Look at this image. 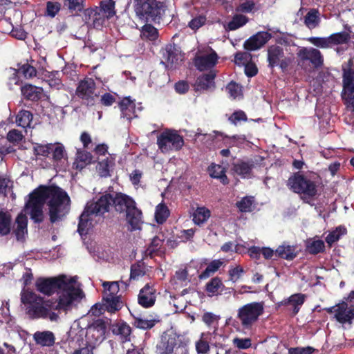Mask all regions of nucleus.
Segmentation results:
<instances>
[{
    "mask_svg": "<svg viewBox=\"0 0 354 354\" xmlns=\"http://www.w3.org/2000/svg\"><path fill=\"white\" fill-rule=\"evenodd\" d=\"M157 290L154 284L147 283L142 288L138 295V304L145 308H151L156 301Z\"/></svg>",
    "mask_w": 354,
    "mask_h": 354,
    "instance_id": "obj_15",
    "label": "nucleus"
},
{
    "mask_svg": "<svg viewBox=\"0 0 354 354\" xmlns=\"http://www.w3.org/2000/svg\"><path fill=\"white\" fill-rule=\"evenodd\" d=\"M91 156L86 151L78 150L77 152L76 161L75 162L77 169H82L88 163L91 162Z\"/></svg>",
    "mask_w": 354,
    "mask_h": 354,
    "instance_id": "obj_43",
    "label": "nucleus"
},
{
    "mask_svg": "<svg viewBox=\"0 0 354 354\" xmlns=\"http://www.w3.org/2000/svg\"><path fill=\"white\" fill-rule=\"evenodd\" d=\"M255 7V4L252 1L247 0L240 3V4L236 8L237 12L250 13Z\"/></svg>",
    "mask_w": 354,
    "mask_h": 354,
    "instance_id": "obj_57",
    "label": "nucleus"
},
{
    "mask_svg": "<svg viewBox=\"0 0 354 354\" xmlns=\"http://www.w3.org/2000/svg\"><path fill=\"white\" fill-rule=\"evenodd\" d=\"M342 95L347 107L354 111V82L343 83Z\"/></svg>",
    "mask_w": 354,
    "mask_h": 354,
    "instance_id": "obj_30",
    "label": "nucleus"
},
{
    "mask_svg": "<svg viewBox=\"0 0 354 354\" xmlns=\"http://www.w3.org/2000/svg\"><path fill=\"white\" fill-rule=\"evenodd\" d=\"M284 53L283 48L279 46L272 45L268 49V61L269 66L273 68L280 64L281 67H283V58Z\"/></svg>",
    "mask_w": 354,
    "mask_h": 354,
    "instance_id": "obj_21",
    "label": "nucleus"
},
{
    "mask_svg": "<svg viewBox=\"0 0 354 354\" xmlns=\"http://www.w3.org/2000/svg\"><path fill=\"white\" fill-rule=\"evenodd\" d=\"M264 313L263 301H253L241 306L237 310L236 318L243 329L250 330Z\"/></svg>",
    "mask_w": 354,
    "mask_h": 354,
    "instance_id": "obj_7",
    "label": "nucleus"
},
{
    "mask_svg": "<svg viewBox=\"0 0 354 354\" xmlns=\"http://www.w3.org/2000/svg\"><path fill=\"white\" fill-rule=\"evenodd\" d=\"M272 37V35L268 32H259L252 36L244 43V48L248 50H256L261 48Z\"/></svg>",
    "mask_w": 354,
    "mask_h": 354,
    "instance_id": "obj_18",
    "label": "nucleus"
},
{
    "mask_svg": "<svg viewBox=\"0 0 354 354\" xmlns=\"http://www.w3.org/2000/svg\"><path fill=\"white\" fill-rule=\"evenodd\" d=\"M141 37L145 39L154 41L158 38V30L153 26L146 24L142 28Z\"/></svg>",
    "mask_w": 354,
    "mask_h": 354,
    "instance_id": "obj_46",
    "label": "nucleus"
},
{
    "mask_svg": "<svg viewBox=\"0 0 354 354\" xmlns=\"http://www.w3.org/2000/svg\"><path fill=\"white\" fill-rule=\"evenodd\" d=\"M93 223H78L77 232L82 237L88 234L93 230Z\"/></svg>",
    "mask_w": 354,
    "mask_h": 354,
    "instance_id": "obj_62",
    "label": "nucleus"
},
{
    "mask_svg": "<svg viewBox=\"0 0 354 354\" xmlns=\"http://www.w3.org/2000/svg\"><path fill=\"white\" fill-rule=\"evenodd\" d=\"M102 286L104 288L103 297H121L118 295L120 290L118 282L104 281Z\"/></svg>",
    "mask_w": 354,
    "mask_h": 354,
    "instance_id": "obj_38",
    "label": "nucleus"
},
{
    "mask_svg": "<svg viewBox=\"0 0 354 354\" xmlns=\"http://www.w3.org/2000/svg\"><path fill=\"white\" fill-rule=\"evenodd\" d=\"M233 343L239 349H247L252 346V341L250 338L236 337L233 339Z\"/></svg>",
    "mask_w": 354,
    "mask_h": 354,
    "instance_id": "obj_60",
    "label": "nucleus"
},
{
    "mask_svg": "<svg viewBox=\"0 0 354 354\" xmlns=\"http://www.w3.org/2000/svg\"><path fill=\"white\" fill-rule=\"evenodd\" d=\"M115 5L113 0H102L100 6L86 9L84 17L87 25L93 28L101 29L106 25V21L116 15Z\"/></svg>",
    "mask_w": 354,
    "mask_h": 354,
    "instance_id": "obj_5",
    "label": "nucleus"
},
{
    "mask_svg": "<svg viewBox=\"0 0 354 354\" xmlns=\"http://www.w3.org/2000/svg\"><path fill=\"white\" fill-rule=\"evenodd\" d=\"M288 185L294 192L301 194L304 199L312 198L317 194L316 184L301 174H295L289 178Z\"/></svg>",
    "mask_w": 354,
    "mask_h": 354,
    "instance_id": "obj_10",
    "label": "nucleus"
},
{
    "mask_svg": "<svg viewBox=\"0 0 354 354\" xmlns=\"http://www.w3.org/2000/svg\"><path fill=\"white\" fill-rule=\"evenodd\" d=\"M102 301L105 310L111 313L119 311L123 306L121 297H103Z\"/></svg>",
    "mask_w": 354,
    "mask_h": 354,
    "instance_id": "obj_31",
    "label": "nucleus"
},
{
    "mask_svg": "<svg viewBox=\"0 0 354 354\" xmlns=\"http://www.w3.org/2000/svg\"><path fill=\"white\" fill-rule=\"evenodd\" d=\"M189 340L181 335L176 333H165L162 335L161 341L158 346L160 354H171L174 351L181 350V354H188L187 344Z\"/></svg>",
    "mask_w": 354,
    "mask_h": 354,
    "instance_id": "obj_8",
    "label": "nucleus"
},
{
    "mask_svg": "<svg viewBox=\"0 0 354 354\" xmlns=\"http://www.w3.org/2000/svg\"><path fill=\"white\" fill-rule=\"evenodd\" d=\"M254 200L252 197L246 196L236 203L237 207L241 212H250L252 210Z\"/></svg>",
    "mask_w": 354,
    "mask_h": 354,
    "instance_id": "obj_53",
    "label": "nucleus"
},
{
    "mask_svg": "<svg viewBox=\"0 0 354 354\" xmlns=\"http://www.w3.org/2000/svg\"><path fill=\"white\" fill-rule=\"evenodd\" d=\"M156 321L154 319H146L142 317H136L134 325L140 329H151L155 326Z\"/></svg>",
    "mask_w": 354,
    "mask_h": 354,
    "instance_id": "obj_52",
    "label": "nucleus"
},
{
    "mask_svg": "<svg viewBox=\"0 0 354 354\" xmlns=\"http://www.w3.org/2000/svg\"><path fill=\"white\" fill-rule=\"evenodd\" d=\"M111 205L115 211L125 213L127 221H140L142 219V212L131 197L113 192L103 194L96 202L88 203L80 216L79 221H90L95 216L103 215L109 212Z\"/></svg>",
    "mask_w": 354,
    "mask_h": 354,
    "instance_id": "obj_2",
    "label": "nucleus"
},
{
    "mask_svg": "<svg viewBox=\"0 0 354 354\" xmlns=\"http://www.w3.org/2000/svg\"><path fill=\"white\" fill-rule=\"evenodd\" d=\"M134 11L140 19L159 21L165 12L163 2L158 0H130Z\"/></svg>",
    "mask_w": 354,
    "mask_h": 354,
    "instance_id": "obj_6",
    "label": "nucleus"
},
{
    "mask_svg": "<svg viewBox=\"0 0 354 354\" xmlns=\"http://www.w3.org/2000/svg\"><path fill=\"white\" fill-rule=\"evenodd\" d=\"M121 117L131 120L137 116L135 102L129 97L124 98L119 104Z\"/></svg>",
    "mask_w": 354,
    "mask_h": 354,
    "instance_id": "obj_23",
    "label": "nucleus"
},
{
    "mask_svg": "<svg viewBox=\"0 0 354 354\" xmlns=\"http://www.w3.org/2000/svg\"><path fill=\"white\" fill-rule=\"evenodd\" d=\"M163 57L165 62L162 61L161 63L165 64L166 67L169 68H176L184 59V55L180 50L172 46L166 48Z\"/></svg>",
    "mask_w": 354,
    "mask_h": 354,
    "instance_id": "obj_17",
    "label": "nucleus"
},
{
    "mask_svg": "<svg viewBox=\"0 0 354 354\" xmlns=\"http://www.w3.org/2000/svg\"><path fill=\"white\" fill-rule=\"evenodd\" d=\"M111 331L113 335L119 336L122 342L130 341L131 328L126 322H119L111 326Z\"/></svg>",
    "mask_w": 354,
    "mask_h": 354,
    "instance_id": "obj_24",
    "label": "nucleus"
},
{
    "mask_svg": "<svg viewBox=\"0 0 354 354\" xmlns=\"http://www.w3.org/2000/svg\"><path fill=\"white\" fill-rule=\"evenodd\" d=\"M254 164L250 161L239 160L234 163V171L243 178H250Z\"/></svg>",
    "mask_w": 354,
    "mask_h": 354,
    "instance_id": "obj_28",
    "label": "nucleus"
},
{
    "mask_svg": "<svg viewBox=\"0 0 354 354\" xmlns=\"http://www.w3.org/2000/svg\"><path fill=\"white\" fill-rule=\"evenodd\" d=\"M192 215V221H207L211 216V212L205 207H198Z\"/></svg>",
    "mask_w": 354,
    "mask_h": 354,
    "instance_id": "obj_47",
    "label": "nucleus"
},
{
    "mask_svg": "<svg viewBox=\"0 0 354 354\" xmlns=\"http://www.w3.org/2000/svg\"><path fill=\"white\" fill-rule=\"evenodd\" d=\"M320 21L319 13L315 9H311L304 17V24L309 29L315 28Z\"/></svg>",
    "mask_w": 354,
    "mask_h": 354,
    "instance_id": "obj_37",
    "label": "nucleus"
},
{
    "mask_svg": "<svg viewBox=\"0 0 354 354\" xmlns=\"http://www.w3.org/2000/svg\"><path fill=\"white\" fill-rule=\"evenodd\" d=\"M275 255L283 259L288 261L294 259L297 253L295 252V248L290 245H280L275 250Z\"/></svg>",
    "mask_w": 354,
    "mask_h": 354,
    "instance_id": "obj_33",
    "label": "nucleus"
},
{
    "mask_svg": "<svg viewBox=\"0 0 354 354\" xmlns=\"http://www.w3.org/2000/svg\"><path fill=\"white\" fill-rule=\"evenodd\" d=\"M216 74L214 71H210L207 74H205L198 77L194 84V89L197 92H203L214 87V80Z\"/></svg>",
    "mask_w": 354,
    "mask_h": 354,
    "instance_id": "obj_22",
    "label": "nucleus"
},
{
    "mask_svg": "<svg viewBox=\"0 0 354 354\" xmlns=\"http://www.w3.org/2000/svg\"><path fill=\"white\" fill-rule=\"evenodd\" d=\"M28 223H12V234H15L18 241L24 242L28 234Z\"/></svg>",
    "mask_w": 354,
    "mask_h": 354,
    "instance_id": "obj_36",
    "label": "nucleus"
},
{
    "mask_svg": "<svg viewBox=\"0 0 354 354\" xmlns=\"http://www.w3.org/2000/svg\"><path fill=\"white\" fill-rule=\"evenodd\" d=\"M212 333H203L201 338L196 342V350L198 354H207L209 351Z\"/></svg>",
    "mask_w": 354,
    "mask_h": 354,
    "instance_id": "obj_32",
    "label": "nucleus"
},
{
    "mask_svg": "<svg viewBox=\"0 0 354 354\" xmlns=\"http://www.w3.org/2000/svg\"><path fill=\"white\" fill-rule=\"evenodd\" d=\"M208 171L211 177L220 179L223 184L225 185L228 183L225 169L221 165L212 164L208 168Z\"/></svg>",
    "mask_w": 354,
    "mask_h": 354,
    "instance_id": "obj_34",
    "label": "nucleus"
},
{
    "mask_svg": "<svg viewBox=\"0 0 354 354\" xmlns=\"http://www.w3.org/2000/svg\"><path fill=\"white\" fill-rule=\"evenodd\" d=\"M218 56L215 50L208 46H200L194 59V64L200 71L211 70L218 62Z\"/></svg>",
    "mask_w": 354,
    "mask_h": 354,
    "instance_id": "obj_11",
    "label": "nucleus"
},
{
    "mask_svg": "<svg viewBox=\"0 0 354 354\" xmlns=\"http://www.w3.org/2000/svg\"><path fill=\"white\" fill-rule=\"evenodd\" d=\"M157 145L162 153H169L180 150L184 145V140L176 131L167 129L159 134Z\"/></svg>",
    "mask_w": 354,
    "mask_h": 354,
    "instance_id": "obj_9",
    "label": "nucleus"
},
{
    "mask_svg": "<svg viewBox=\"0 0 354 354\" xmlns=\"http://www.w3.org/2000/svg\"><path fill=\"white\" fill-rule=\"evenodd\" d=\"M61 5L58 2L48 1L46 4L47 15L51 17H54L59 11Z\"/></svg>",
    "mask_w": 354,
    "mask_h": 354,
    "instance_id": "obj_61",
    "label": "nucleus"
},
{
    "mask_svg": "<svg viewBox=\"0 0 354 354\" xmlns=\"http://www.w3.org/2000/svg\"><path fill=\"white\" fill-rule=\"evenodd\" d=\"M162 244V241L158 236L153 237L150 244L145 250V254L149 256L150 258H153L154 256L158 255L160 249Z\"/></svg>",
    "mask_w": 354,
    "mask_h": 354,
    "instance_id": "obj_42",
    "label": "nucleus"
},
{
    "mask_svg": "<svg viewBox=\"0 0 354 354\" xmlns=\"http://www.w3.org/2000/svg\"><path fill=\"white\" fill-rule=\"evenodd\" d=\"M308 41L314 46L321 48H332L330 41V37H311L308 38Z\"/></svg>",
    "mask_w": 354,
    "mask_h": 354,
    "instance_id": "obj_51",
    "label": "nucleus"
},
{
    "mask_svg": "<svg viewBox=\"0 0 354 354\" xmlns=\"http://www.w3.org/2000/svg\"><path fill=\"white\" fill-rule=\"evenodd\" d=\"M84 0H66L64 2V6L68 8L71 12L81 11L84 9Z\"/></svg>",
    "mask_w": 354,
    "mask_h": 354,
    "instance_id": "obj_54",
    "label": "nucleus"
},
{
    "mask_svg": "<svg viewBox=\"0 0 354 354\" xmlns=\"http://www.w3.org/2000/svg\"><path fill=\"white\" fill-rule=\"evenodd\" d=\"M75 281L62 274L54 277H39L35 282L37 291L44 295L51 296L56 293L55 299L62 298L64 303L69 301V309L72 310L75 303L80 301L84 297V292L73 285Z\"/></svg>",
    "mask_w": 354,
    "mask_h": 354,
    "instance_id": "obj_4",
    "label": "nucleus"
},
{
    "mask_svg": "<svg viewBox=\"0 0 354 354\" xmlns=\"http://www.w3.org/2000/svg\"><path fill=\"white\" fill-rule=\"evenodd\" d=\"M146 274L143 265L136 263L131 266L130 280H138Z\"/></svg>",
    "mask_w": 354,
    "mask_h": 354,
    "instance_id": "obj_48",
    "label": "nucleus"
},
{
    "mask_svg": "<svg viewBox=\"0 0 354 354\" xmlns=\"http://www.w3.org/2000/svg\"><path fill=\"white\" fill-rule=\"evenodd\" d=\"M251 59V55L247 52H240L237 53L234 57V62L236 64L245 65L247 63L250 62Z\"/></svg>",
    "mask_w": 354,
    "mask_h": 354,
    "instance_id": "obj_59",
    "label": "nucleus"
},
{
    "mask_svg": "<svg viewBox=\"0 0 354 354\" xmlns=\"http://www.w3.org/2000/svg\"><path fill=\"white\" fill-rule=\"evenodd\" d=\"M18 73L24 75L26 78H31L35 77L37 74L36 69L28 64L21 65L19 69Z\"/></svg>",
    "mask_w": 354,
    "mask_h": 354,
    "instance_id": "obj_56",
    "label": "nucleus"
},
{
    "mask_svg": "<svg viewBox=\"0 0 354 354\" xmlns=\"http://www.w3.org/2000/svg\"><path fill=\"white\" fill-rule=\"evenodd\" d=\"M325 250L324 243L322 240H316L309 242L306 245V251L310 254H317Z\"/></svg>",
    "mask_w": 354,
    "mask_h": 354,
    "instance_id": "obj_45",
    "label": "nucleus"
},
{
    "mask_svg": "<svg viewBox=\"0 0 354 354\" xmlns=\"http://www.w3.org/2000/svg\"><path fill=\"white\" fill-rule=\"evenodd\" d=\"M323 310L329 314L334 313V318L342 324H353L354 319V305H351L348 308V304L345 301H342L333 306L324 308Z\"/></svg>",
    "mask_w": 354,
    "mask_h": 354,
    "instance_id": "obj_13",
    "label": "nucleus"
},
{
    "mask_svg": "<svg viewBox=\"0 0 354 354\" xmlns=\"http://www.w3.org/2000/svg\"><path fill=\"white\" fill-rule=\"evenodd\" d=\"M248 21V19L242 15H235L232 21L228 23V28L234 30L244 26Z\"/></svg>",
    "mask_w": 354,
    "mask_h": 354,
    "instance_id": "obj_49",
    "label": "nucleus"
},
{
    "mask_svg": "<svg viewBox=\"0 0 354 354\" xmlns=\"http://www.w3.org/2000/svg\"><path fill=\"white\" fill-rule=\"evenodd\" d=\"M306 296L303 293H295L290 295L288 298L285 299L280 301L278 305L279 306H292V315H296L299 311L301 306L304 304L306 301Z\"/></svg>",
    "mask_w": 354,
    "mask_h": 354,
    "instance_id": "obj_19",
    "label": "nucleus"
},
{
    "mask_svg": "<svg viewBox=\"0 0 354 354\" xmlns=\"http://www.w3.org/2000/svg\"><path fill=\"white\" fill-rule=\"evenodd\" d=\"M21 301L26 306V314L31 319H48L57 322L60 312L71 310L68 301L64 303L62 298L45 299L28 290L21 291Z\"/></svg>",
    "mask_w": 354,
    "mask_h": 354,
    "instance_id": "obj_3",
    "label": "nucleus"
},
{
    "mask_svg": "<svg viewBox=\"0 0 354 354\" xmlns=\"http://www.w3.org/2000/svg\"><path fill=\"white\" fill-rule=\"evenodd\" d=\"M315 348L311 346L291 347L288 349V354H312Z\"/></svg>",
    "mask_w": 354,
    "mask_h": 354,
    "instance_id": "obj_63",
    "label": "nucleus"
},
{
    "mask_svg": "<svg viewBox=\"0 0 354 354\" xmlns=\"http://www.w3.org/2000/svg\"><path fill=\"white\" fill-rule=\"evenodd\" d=\"M106 331V324L103 319L93 321L86 328V344L91 348H95L105 339Z\"/></svg>",
    "mask_w": 354,
    "mask_h": 354,
    "instance_id": "obj_12",
    "label": "nucleus"
},
{
    "mask_svg": "<svg viewBox=\"0 0 354 354\" xmlns=\"http://www.w3.org/2000/svg\"><path fill=\"white\" fill-rule=\"evenodd\" d=\"M213 133L214 137L218 141H223V145L227 147H239L242 146L245 141V138L243 136H233L230 137L218 131H214ZM209 136L213 137L211 134H209Z\"/></svg>",
    "mask_w": 354,
    "mask_h": 354,
    "instance_id": "obj_20",
    "label": "nucleus"
},
{
    "mask_svg": "<svg viewBox=\"0 0 354 354\" xmlns=\"http://www.w3.org/2000/svg\"><path fill=\"white\" fill-rule=\"evenodd\" d=\"M226 90L233 99L239 98L241 96V87L234 82H230L227 86Z\"/></svg>",
    "mask_w": 354,
    "mask_h": 354,
    "instance_id": "obj_55",
    "label": "nucleus"
},
{
    "mask_svg": "<svg viewBox=\"0 0 354 354\" xmlns=\"http://www.w3.org/2000/svg\"><path fill=\"white\" fill-rule=\"evenodd\" d=\"M32 119V115L28 111H21L19 112L16 117V122L18 126L26 128L30 126Z\"/></svg>",
    "mask_w": 354,
    "mask_h": 354,
    "instance_id": "obj_44",
    "label": "nucleus"
},
{
    "mask_svg": "<svg viewBox=\"0 0 354 354\" xmlns=\"http://www.w3.org/2000/svg\"><path fill=\"white\" fill-rule=\"evenodd\" d=\"M23 209L15 221H43L46 215L50 221H59L69 213L71 199L68 194L57 186H40L28 194Z\"/></svg>",
    "mask_w": 354,
    "mask_h": 354,
    "instance_id": "obj_1",
    "label": "nucleus"
},
{
    "mask_svg": "<svg viewBox=\"0 0 354 354\" xmlns=\"http://www.w3.org/2000/svg\"><path fill=\"white\" fill-rule=\"evenodd\" d=\"M50 152L52 153L53 160L57 165H62L67 160V153L62 143H52Z\"/></svg>",
    "mask_w": 354,
    "mask_h": 354,
    "instance_id": "obj_25",
    "label": "nucleus"
},
{
    "mask_svg": "<svg viewBox=\"0 0 354 354\" xmlns=\"http://www.w3.org/2000/svg\"><path fill=\"white\" fill-rule=\"evenodd\" d=\"M346 228L343 225H339L337 227L335 230L329 232L325 238V241L329 246H331L334 243L337 241L342 235L346 234Z\"/></svg>",
    "mask_w": 354,
    "mask_h": 354,
    "instance_id": "obj_40",
    "label": "nucleus"
},
{
    "mask_svg": "<svg viewBox=\"0 0 354 354\" xmlns=\"http://www.w3.org/2000/svg\"><path fill=\"white\" fill-rule=\"evenodd\" d=\"M21 91L24 97L28 100L35 101L41 97L43 89L32 84H26L21 87Z\"/></svg>",
    "mask_w": 354,
    "mask_h": 354,
    "instance_id": "obj_29",
    "label": "nucleus"
},
{
    "mask_svg": "<svg viewBox=\"0 0 354 354\" xmlns=\"http://www.w3.org/2000/svg\"><path fill=\"white\" fill-rule=\"evenodd\" d=\"M95 84L93 80L87 78L80 82L76 90L77 95L82 99L87 105L93 104L97 95L95 92Z\"/></svg>",
    "mask_w": 354,
    "mask_h": 354,
    "instance_id": "obj_14",
    "label": "nucleus"
},
{
    "mask_svg": "<svg viewBox=\"0 0 354 354\" xmlns=\"http://www.w3.org/2000/svg\"><path fill=\"white\" fill-rule=\"evenodd\" d=\"M224 288L221 279L215 277L206 283L205 290L209 297H213L221 294Z\"/></svg>",
    "mask_w": 354,
    "mask_h": 354,
    "instance_id": "obj_27",
    "label": "nucleus"
},
{
    "mask_svg": "<svg viewBox=\"0 0 354 354\" xmlns=\"http://www.w3.org/2000/svg\"><path fill=\"white\" fill-rule=\"evenodd\" d=\"M206 21V18L204 16H198L194 18L189 23V27L192 30H197L201 27Z\"/></svg>",
    "mask_w": 354,
    "mask_h": 354,
    "instance_id": "obj_64",
    "label": "nucleus"
},
{
    "mask_svg": "<svg viewBox=\"0 0 354 354\" xmlns=\"http://www.w3.org/2000/svg\"><path fill=\"white\" fill-rule=\"evenodd\" d=\"M297 55L301 62L309 61L315 68H319L323 65V56L316 48L303 47L299 50Z\"/></svg>",
    "mask_w": 354,
    "mask_h": 354,
    "instance_id": "obj_16",
    "label": "nucleus"
},
{
    "mask_svg": "<svg viewBox=\"0 0 354 354\" xmlns=\"http://www.w3.org/2000/svg\"><path fill=\"white\" fill-rule=\"evenodd\" d=\"M33 339L37 344L42 346H51L55 341L53 333L49 330L35 332L33 334Z\"/></svg>",
    "mask_w": 354,
    "mask_h": 354,
    "instance_id": "obj_26",
    "label": "nucleus"
},
{
    "mask_svg": "<svg viewBox=\"0 0 354 354\" xmlns=\"http://www.w3.org/2000/svg\"><path fill=\"white\" fill-rule=\"evenodd\" d=\"M169 216L168 207L163 203H160L156 207L155 218L156 221H165Z\"/></svg>",
    "mask_w": 354,
    "mask_h": 354,
    "instance_id": "obj_50",
    "label": "nucleus"
},
{
    "mask_svg": "<svg viewBox=\"0 0 354 354\" xmlns=\"http://www.w3.org/2000/svg\"><path fill=\"white\" fill-rule=\"evenodd\" d=\"M329 37L331 47L337 45L346 44L351 39L349 33L345 31L332 34Z\"/></svg>",
    "mask_w": 354,
    "mask_h": 354,
    "instance_id": "obj_41",
    "label": "nucleus"
},
{
    "mask_svg": "<svg viewBox=\"0 0 354 354\" xmlns=\"http://www.w3.org/2000/svg\"><path fill=\"white\" fill-rule=\"evenodd\" d=\"M223 261L220 259H215L212 261L207 268L198 276L201 280L206 279L210 276L213 275L217 272L219 268L223 266Z\"/></svg>",
    "mask_w": 354,
    "mask_h": 354,
    "instance_id": "obj_35",
    "label": "nucleus"
},
{
    "mask_svg": "<svg viewBox=\"0 0 354 354\" xmlns=\"http://www.w3.org/2000/svg\"><path fill=\"white\" fill-rule=\"evenodd\" d=\"M52 143L47 145L37 144L34 147V151L37 156H41L44 157L48 156L51 150Z\"/></svg>",
    "mask_w": 354,
    "mask_h": 354,
    "instance_id": "obj_58",
    "label": "nucleus"
},
{
    "mask_svg": "<svg viewBox=\"0 0 354 354\" xmlns=\"http://www.w3.org/2000/svg\"><path fill=\"white\" fill-rule=\"evenodd\" d=\"M114 162L112 158H106L99 161L97 170L100 176L102 177H106L110 175V170L113 168Z\"/></svg>",
    "mask_w": 354,
    "mask_h": 354,
    "instance_id": "obj_39",
    "label": "nucleus"
}]
</instances>
